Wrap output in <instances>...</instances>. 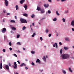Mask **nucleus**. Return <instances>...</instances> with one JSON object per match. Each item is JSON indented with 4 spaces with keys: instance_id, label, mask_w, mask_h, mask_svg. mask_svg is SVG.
Instances as JSON below:
<instances>
[{
    "instance_id": "nucleus-31",
    "label": "nucleus",
    "mask_w": 74,
    "mask_h": 74,
    "mask_svg": "<svg viewBox=\"0 0 74 74\" xmlns=\"http://www.w3.org/2000/svg\"><path fill=\"white\" fill-rule=\"evenodd\" d=\"M56 13L57 15H60V14H59V13H58V11H57L56 12Z\"/></svg>"
},
{
    "instance_id": "nucleus-61",
    "label": "nucleus",
    "mask_w": 74,
    "mask_h": 74,
    "mask_svg": "<svg viewBox=\"0 0 74 74\" xmlns=\"http://www.w3.org/2000/svg\"><path fill=\"white\" fill-rule=\"evenodd\" d=\"M3 22H5V20H4V19H3Z\"/></svg>"
},
{
    "instance_id": "nucleus-26",
    "label": "nucleus",
    "mask_w": 74,
    "mask_h": 74,
    "mask_svg": "<svg viewBox=\"0 0 74 74\" xmlns=\"http://www.w3.org/2000/svg\"><path fill=\"white\" fill-rule=\"evenodd\" d=\"M26 27L24 26V27L23 28V30H25V29H26Z\"/></svg>"
},
{
    "instance_id": "nucleus-23",
    "label": "nucleus",
    "mask_w": 74,
    "mask_h": 74,
    "mask_svg": "<svg viewBox=\"0 0 74 74\" xmlns=\"http://www.w3.org/2000/svg\"><path fill=\"white\" fill-rule=\"evenodd\" d=\"M14 69H16V68L17 67V64L15 65L14 66Z\"/></svg>"
},
{
    "instance_id": "nucleus-54",
    "label": "nucleus",
    "mask_w": 74,
    "mask_h": 74,
    "mask_svg": "<svg viewBox=\"0 0 74 74\" xmlns=\"http://www.w3.org/2000/svg\"><path fill=\"white\" fill-rule=\"evenodd\" d=\"M59 44H60V45H62V42H59Z\"/></svg>"
},
{
    "instance_id": "nucleus-17",
    "label": "nucleus",
    "mask_w": 74,
    "mask_h": 74,
    "mask_svg": "<svg viewBox=\"0 0 74 74\" xmlns=\"http://www.w3.org/2000/svg\"><path fill=\"white\" fill-rule=\"evenodd\" d=\"M18 8H19L18 7V5H16V10H18Z\"/></svg>"
},
{
    "instance_id": "nucleus-51",
    "label": "nucleus",
    "mask_w": 74,
    "mask_h": 74,
    "mask_svg": "<svg viewBox=\"0 0 74 74\" xmlns=\"http://www.w3.org/2000/svg\"><path fill=\"white\" fill-rule=\"evenodd\" d=\"M51 34H50L49 35V37H51Z\"/></svg>"
},
{
    "instance_id": "nucleus-43",
    "label": "nucleus",
    "mask_w": 74,
    "mask_h": 74,
    "mask_svg": "<svg viewBox=\"0 0 74 74\" xmlns=\"http://www.w3.org/2000/svg\"><path fill=\"white\" fill-rule=\"evenodd\" d=\"M25 69L26 70H27V69H28V68H27V67L25 66Z\"/></svg>"
},
{
    "instance_id": "nucleus-28",
    "label": "nucleus",
    "mask_w": 74,
    "mask_h": 74,
    "mask_svg": "<svg viewBox=\"0 0 74 74\" xmlns=\"http://www.w3.org/2000/svg\"><path fill=\"white\" fill-rule=\"evenodd\" d=\"M45 32L47 33H48V29H46L45 30Z\"/></svg>"
},
{
    "instance_id": "nucleus-25",
    "label": "nucleus",
    "mask_w": 74,
    "mask_h": 74,
    "mask_svg": "<svg viewBox=\"0 0 74 74\" xmlns=\"http://www.w3.org/2000/svg\"><path fill=\"white\" fill-rule=\"evenodd\" d=\"M1 69H2V63L0 64V69H1Z\"/></svg>"
},
{
    "instance_id": "nucleus-6",
    "label": "nucleus",
    "mask_w": 74,
    "mask_h": 74,
    "mask_svg": "<svg viewBox=\"0 0 74 74\" xmlns=\"http://www.w3.org/2000/svg\"><path fill=\"white\" fill-rule=\"evenodd\" d=\"M36 63H38L39 64L41 63V61L39 59H38L36 61Z\"/></svg>"
},
{
    "instance_id": "nucleus-10",
    "label": "nucleus",
    "mask_w": 74,
    "mask_h": 74,
    "mask_svg": "<svg viewBox=\"0 0 74 74\" xmlns=\"http://www.w3.org/2000/svg\"><path fill=\"white\" fill-rule=\"evenodd\" d=\"M71 26H74V21H73L71 22Z\"/></svg>"
},
{
    "instance_id": "nucleus-12",
    "label": "nucleus",
    "mask_w": 74,
    "mask_h": 74,
    "mask_svg": "<svg viewBox=\"0 0 74 74\" xmlns=\"http://www.w3.org/2000/svg\"><path fill=\"white\" fill-rule=\"evenodd\" d=\"M24 2H25V0H21L20 1V4H22Z\"/></svg>"
},
{
    "instance_id": "nucleus-41",
    "label": "nucleus",
    "mask_w": 74,
    "mask_h": 74,
    "mask_svg": "<svg viewBox=\"0 0 74 74\" xmlns=\"http://www.w3.org/2000/svg\"><path fill=\"white\" fill-rule=\"evenodd\" d=\"M48 1L49 3H51L52 2V0H48Z\"/></svg>"
},
{
    "instance_id": "nucleus-24",
    "label": "nucleus",
    "mask_w": 74,
    "mask_h": 74,
    "mask_svg": "<svg viewBox=\"0 0 74 74\" xmlns=\"http://www.w3.org/2000/svg\"><path fill=\"white\" fill-rule=\"evenodd\" d=\"M65 40L66 41H69V38H66Z\"/></svg>"
},
{
    "instance_id": "nucleus-45",
    "label": "nucleus",
    "mask_w": 74,
    "mask_h": 74,
    "mask_svg": "<svg viewBox=\"0 0 74 74\" xmlns=\"http://www.w3.org/2000/svg\"><path fill=\"white\" fill-rule=\"evenodd\" d=\"M48 13L49 14H50V13H51V11H50V10H48Z\"/></svg>"
},
{
    "instance_id": "nucleus-57",
    "label": "nucleus",
    "mask_w": 74,
    "mask_h": 74,
    "mask_svg": "<svg viewBox=\"0 0 74 74\" xmlns=\"http://www.w3.org/2000/svg\"><path fill=\"white\" fill-rule=\"evenodd\" d=\"M14 18H15V19H17L16 16H14Z\"/></svg>"
},
{
    "instance_id": "nucleus-49",
    "label": "nucleus",
    "mask_w": 74,
    "mask_h": 74,
    "mask_svg": "<svg viewBox=\"0 0 74 74\" xmlns=\"http://www.w3.org/2000/svg\"><path fill=\"white\" fill-rule=\"evenodd\" d=\"M11 65L10 64V63H9V66H11Z\"/></svg>"
},
{
    "instance_id": "nucleus-4",
    "label": "nucleus",
    "mask_w": 74,
    "mask_h": 74,
    "mask_svg": "<svg viewBox=\"0 0 74 74\" xmlns=\"http://www.w3.org/2000/svg\"><path fill=\"white\" fill-rule=\"evenodd\" d=\"M40 12L41 14H44L45 12V11L44 9H42L40 10Z\"/></svg>"
},
{
    "instance_id": "nucleus-16",
    "label": "nucleus",
    "mask_w": 74,
    "mask_h": 74,
    "mask_svg": "<svg viewBox=\"0 0 74 74\" xmlns=\"http://www.w3.org/2000/svg\"><path fill=\"white\" fill-rule=\"evenodd\" d=\"M37 10H38V11H40L41 10V8L40 7H38L37 8Z\"/></svg>"
},
{
    "instance_id": "nucleus-19",
    "label": "nucleus",
    "mask_w": 74,
    "mask_h": 74,
    "mask_svg": "<svg viewBox=\"0 0 74 74\" xmlns=\"http://www.w3.org/2000/svg\"><path fill=\"white\" fill-rule=\"evenodd\" d=\"M10 22H11L12 23H15V21L14 20H11L10 21Z\"/></svg>"
},
{
    "instance_id": "nucleus-60",
    "label": "nucleus",
    "mask_w": 74,
    "mask_h": 74,
    "mask_svg": "<svg viewBox=\"0 0 74 74\" xmlns=\"http://www.w3.org/2000/svg\"><path fill=\"white\" fill-rule=\"evenodd\" d=\"M25 61H26V62H27V59H25Z\"/></svg>"
},
{
    "instance_id": "nucleus-18",
    "label": "nucleus",
    "mask_w": 74,
    "mask_h": 74,
    "mask_svg": "<svg viewBox=\"0 0 74 74\" xmlns=\"http://www.w3.org/2000/svg\"><path fill=\"white\" fill-rule=\"evenodd\" d=\"M24 7L25 8V10H27V5H25L24 6Z\"/></svg>"
},
{
    "instance_id": "nucleus-30",
    "label": "nucleus",
    "mask_w": 74,
    "mask_h": 74,
    "mask_svg": "<svg viewBox=\"0 0 74 74\" xmlns=\"http://www.w3.org/2000/svg\"><path fill=\"white\" fill-rule=\"evenodd\" d=\"M69 70L71 72H73V71H72V70H71V68H69Z\"/></svg>"
},
{
    "instance_id": "nucleus-47",
    "label": "nucleus",
    "mask_w": 74,
    "mask_h": 74,
    "mask_svg": "<svg viewBox=\"0 0 74 74\" xmlns=\"http://www.w3.org/2000/svg\"><path fill=\"white\" fill-rule=\"evenodd\" d=\"M65 1H66V0H61V1H62V2Z\"/></svg>"
},
{
    "instance_id": "nucleus-21",
    "label": "nucleus",
    "mask_w": 74,
    "mask_h": 74,
    "mask_svg": "<svg viewBox=\"0 0 74 74\" xmlns=\"http://www.w3.org/2000/svg\"><path fill=\"white\" fill-rule=\"evenodd\" d=\"M36 35V33H34L32 35V37H34V36Z\"/></svg>"
},
{
    "instance_id": "nucleus-44",
    "label": "nucleus",
    "mask_w": 74,
    "mask_h": 74,
    "mask_svg": "<svg viewBox=\"0 0 74 74\" xmlns=\"http://www.w3.org/2000/svg\"><path fill=\"white\" fill-rule=\"evenodd\" d=\"M3 51L4 52H5V49H3Z\"/></svg>"
},
{
    "instance_id": "nucleus-29",
    "label": "nucleus",
    "mask_w": 74,
    "mask_h": 74,
    "mask_svg": "<svg viewBox=\"0 0 74 74\" xmlns=\"http://www.w3.org/2000/svg\"><path fill=\"white\" fill-rule=\"evenodd\" d=\"M31 53L32 54H34L35 53V51H31Z\"/></svg>"
},
{
    "instance_id": "nucleus-15",
    "label": "nucleus",
    "mask_w": 74,
    "mask_h": 74,
    "mask_svg": "<svg viewBox=\"0 0 74 74\" xmlns=\"http://www.w3.org/2000/svg\"><path fill=\"white\" fill-rule=\"evenodd\" d=\"M23 15L24 16H26L27 17V16H28V15H27V14L26 13L24 14H23Z\"/></svg>"
},
{
    "instance_id": "nucleus-55",
    "label": "nucleus",
    "mask_w": 74,
    "mask_h": 74,
    "mask_svg": "<svg viewBox=\"0 0 74 74\" xmlns=\"http://www.w3.org/2000/svg\"><path fill=\"white\" fill-rule=\"evenodd\" d=\"M17 62L18 64H20V62H19L18 60L17 61Z\"/></svg>"
},
{
    "instance_id": "nucleus-13",
    "label": "nucleus",
    "mask_w": 74,
    "mask_h": 74,
    "mask_svg": "<svg viewBox=\"0 0 74 74\" xmlns=\"http://www.w3.org/2000/svg\"><path fill=\"white\" fill-rule=\"evenodd\" d=\"M42 59L45 62H46V58H45V56H44L43 57V58H42Z\"/></svg>"
},
{
    "instance_id": "nucleus-59",
    "label": "nucleus",
    "mask_w": 74,
    "mask_h": 74,
    "mask_svg": "<svg viewBox=\"0 0 74 74\" xmlns=\"http://www.w3.org/2000/svg\"><path fill=\"white\" fill-rule=\"evenodd\" d=\"M23 51H25V48H23Z\"/></svg>"
},
{
    "instance_id": "nucleus-42",
    "label": "nucleus",
    "mask_w": 74,
    "mask_h": 74,
    "mask_svg": "<svg viewBox=\"0 0 74 74\" xmlns=\"http://www.w3.org/2000/svg\"><path fill=\"white\" fill-rule=\"evenodd\" d=\"M31 64H32V66H34V63H33V62H32V63H31Z\"/></svg>"
},
{
    "instance_id": "nucleus-3",
    "label": "nucleus",
    "mask_w": 74,
    "mask_h": 74,
    "mask_svg": "<svg viewBox=\"0 0 74 74\" xmlns=\"http://www.w3.org/2000/svg\"><path fill=\"white\" fill-rule=\"evenodd\" d=\"M5 1V5L6 7L8 6V1H7V0H4Z\"/></svg>"
},
{
    "instance_id": "nucleus-11",
    "label": "nucleus",
    "mask_w": 74,
    "mask_h": 74,
    "mask_svg": "<svg viewBox=\"0 0 74 74\" xmlns=\"http://www.w3.org/2000/svg\"><path fill=\"white\" fill-rule=\"evenodd\" d=\"M5 67L6 69L7 70H9V66L7 65H5Z\"/></svg>"
},
{
    "instance_id": "nucleus-1",
    "label": "nucleus",
    "mask_w": 74,
    "mask_h": 74,
    "mask_svg": "<svg viewBox=\"0 0 74 74\" xmlns=\"http://www.w3.org/2000/svg\"><path fill=\"white\" fill-rule=\"evenodd\" d=\"M62 59H69L70 57L69 55L67 54H63L61 55Z\"/></svg>"
},
{
    "instance_id": "nucleus-20",
    "label": "nucleus",
    "mask_w": 74,
    "mask_h": 74,
    "mask_svg": "<svg viewBox=\"0 0 74 74\" xmlns=\"http://www.w3.org/2000/svg\"><path fill=\"white\" fill-rule=\"evenodd\" d=\"M12 30H16V28H15V27H12Z\"/></svg>"
},
{
    "instance_id": "nucleus-52",
    "label": "nucleus",
    "mask_w": 74,
    "mask_h": 74,
    "mask_svg": "<svg viewBox=\"0 0 74 74\" xmlns=\"http://www.w3.org/2000/svg\"><path fill=\"white\" fill-rule=\"evenodd\" d=\"M72 31H73V32H74V28H72Z\"/></svg>"
},
{
    "instance_id": "nucleus-35",
    "label": "nucleus",
    "mask_w": 74,
    "mask_h": 74,
    "mask_svg": "<svg viewBox=\"0 0 74 74\" xmlns=\"http://www.w3.org/2000/svg\"><path fill=\"white\" fill-rule=\"evenodd\" d=\"M57 19H56V18H54L53 19V21H56Z\"/></svg>"
},
{
    "instance_id": "nucleus-8",
    "label": "nucleus",
    "mask_w": 74,
    "mask_h": 74,
    "mask_svg": "<svg viewBox=\"0 0 74 74\" xmlns=\"http://www.w3.org/2000/svg\"><path fill=\"white\" fill-rule=\"evenodd\" d=\"M44 7H45V8H47V7H49V4H45L44 5Z\"/></svg>"
},
{
    "instance_id": "nucleus-37",
    "label": "nucleus",
    "mask_w": 74,
    "mask_h": 74,
    "mask_svg": "<svg viewBox=\"0 0 74 74\" xmlns=\"http://www.w3.org/2000/svg\"><path fill=\"white\" fill-rule=\"evenodd\" d=\"M13 55L15 56V57H17V55H16L15 54H14Z\"/></svg>"
},
{
    "instance_id": "nucleus-34",
    "label": "nucleus",
    "mask_w": 74,
    "mask_h": 74,
    "mask_svg": "<svg viewBox=\"0 0 74 74\" xmlns=\"http://www.w3.org/2000/svg\"><path fill=\"white\" fill-rule=\"evenodd\" d=\"M34 14H33L31 16V17L32 18H34Z\"/></svg>"
},
{
    "instance_id": "nucleus-2",
    "label": "nucleus",
    "mask_w": 74,
    "mask_h": 74,
    "mask_svg": "<svg viewBox=\"0 0 74 74\" xmlns=\"http://www.w3.org/2000/svg\"><path fill=\"white\" fill-rule=\"evenodd\" d=\"M20 21H21V22L22 23H27V21L26 20L23 19V18H21L20 19Z\"/></svg>"
},
{
    "instance_id": "nucleus-14",
    "label": "nucleus",
    "mask_w": 74,
    "mask_h": 74,
    "mask_svg": "<svg viewBox=\"0 0 74 74\" xmlns=\"http://www.w3.org/2000/svg\"><path fill=\"white\" fill-rule=\"evenodd\" d=\"M64 48L65 50H67V49H69V47H64Z\"/></svg>"
},
{
    "instance_id": "nucleus-62",
    "label": "nucleus",
    "mask_w": 74,
    "mask_h": 74,
    "mask_svg": "<svg viewBox=\"0 0 74 74\" xmlns=\"http://www.w3.org/2000/svg\"><path fill=\"white\" fill-rule=\"evenodd\" d=\"M31 30H33V29H32V28L31 27Z\"/></svg>"
},
{
    "instance_id": "nucleus-39",
    "label": "nucleus",
    "mask_w": 74,
    "mask_h": 74,
    "mask_svg": "<svg viewBox=\"0 0 74 74\" xmlns=\"http://www.w3.org/2000/svg\"><path fill=\"white\" fill-rule=\"evenodd\" d=\"M40 39L41 41H42V37H40Z\"/></svg>"
},
{
    "instance_id": "nucleus-38",
    "label": "nucleus",
    "mask_w": 74,
    "mask_h": 74,
    "mask_svg": "<svg viewBox=\"0 0 74 74\" xmlns=\"http://www.w3.org/2000/svg\"><path fill=\"white\" fill-rule=\"evenodd\" d=\"M14 65H16V64H16V62H15L14 63Z\"/></svg>"
},
{
    "instance_id": "nucleus-50",
    "label": "nucleus",
    "mask_w": 74,
    "mask_h": 74,
    "mask_svg": "<svg viewBox=\"0 0 74 74\" xmlns=\"http://www.w3.org/2000/svg\"><path fill=\"white\" fill-rule=\"evenodd\" d=\"M9 49H10V51H12V48L10 47V48H9Z\"/></svg>"
},
{
    "instance_id": "nucleus-9",
    "label": "nucleus",
    "mask_w": 74,
    "mask_h": 74,
    "mask_svg": "<svg viewBox=\"0 0 74 74\" xmlns=\"http://www.w3.org/2000/svg\"><path fill=\"white\" fill-rule=\"evenodd\" d=\"M26 66V65L25 64V63H22L20 65L21 67H22V66Z\"/></svg>"
},
{
    "instance_id": "nucleus-40",
    "label": "nucleus",
    "mask_w": 74,
    "mask_h": 74,
    "mask_svg": "<svg viewBox=\"0 0 74 74\" xmlns=\"http://www.w3.org/2000/svg\"><path fill=\"white\" fill-rule=\"evenodd\" d=\"M9 45H10V46H11V44H12V43L11 42H10L9 43Z\"/></svg>"
},
{
    "instance_id": "nucleus-64",
    "label": "nucleus",
    "mask_w": 74,
    "mask_h": 74,
    "mask_svg": "<svg viewBox=\"0 0 74 74\" xmlns=\"http://www.w3.org/2000/svg\"><path fill=\"white\" fill-rule=\"evenodd\" d=\"M72 47H73V48H74V46H73Z\"/></svg>"
},
{
    "instance_id": "nucleus-48",
    "label": "nucleus",
    "mask_w": 74,
    "mask_h": 74,
    "mask_svg": "<svg viewBox=\"0 0 74 74\" xmlns=\"http://www.w3.org/2000/svg\"><path fill=\"white\" fill-rule=\"evenodd\" d=\"M3 11L4 13H5V10H3Z\"/></svg>"
},
{
    "instance_id": "nucleus-63",
    "label": "nucleus",
    "mask_w": 74,
    "mask_h": 74,
    "mask_svg": "<svg viewBox=\"0 0 74 74\" xmlns=\"http://www.w3.org/2000/svg\"><path fill=\"white\" fill-rule=\"evenodd\" d=\"M16 74H18V73L17 72L16 73Z\"/></svg>"
},
{
    "instance_id": "nucleus-53",
    "label": "nucleus",
    "mask_w": 74,
    "mask_h": 74,
    "mask_svg": "<svg viewBox=\"0 0 74 74\" xmlns=\"http://www.w3.org/2000/svg\"><path fill=\"white\" fill-rule=\"evenodd\" d=\"M17 52H19V53H21V51H19V50H18V51H17Z\"/></svg>"
},
{
    "instance_id": "nucleus-56",
    "label": "nucleus",
    "mask_w": 74,
    "mask_h": 74,
    "mask_svg": "<svg viewBox=\"0 0 74 74\" xmlns=\"http://www.w3.org/2000/svg\"><path fill=\"white\" fill-rule=\"evenodd\" d=\"M32 26H34V23H32Z\"/></svg>"
},
{
    "instance_id": "nucleus-46",
    "label": "nucleus",
    "mask_w": 74,
    "mask_h": 74,
    "mask_svg": "<svg viewBox=\"0 0 74 74\" xmlns=\"http://www.w3.org/2000/svg\"><path fill=\"white\" fill-rule=\"evenodd\" d=\"M7 15H10V13H7Z\"/></svg>"
},
{
    "instance_id": "nucleus-5",
    "label": "nucleus",
    "mask_w": 74,
    "mask_h": 74,
    "mask_svg": "<svg viewBox=\"0 0 74 74\" xmlns=\"http://www.w3.org/2000/svg\"><path fill=\"white\" fill-rule=\"evenodd\" d=\"M7 30V29L5 28H3V29L2 30L1 32L2 33H5Z\"/></svg>"
},
{
    "instance_id": "nucleus-36",
    "label": "nucleus",
    "mask_w": 74,
    "mask_h": 74,
    "mask_svg": "<svg viewBox=\"0 0 74 74\" xmlns=\"http://www.w3.org/2000/svg\"><path fill=\"white\" fill-rule=\"evenodd\" d=\"M62 21L63 22H65V19L64 18H63L62 19Z\"/></svg>"
},
{
    "instance_id": "nucleus-7",
    "label": "nucleus",
    "mask_w": 74,
    "mask_h": 74,
    "mask_svg": "<svg viewBox=\"0 0 74 74\" xmlns=\"http://www.w3.org/2000/svg\"><path fill=\"white\" fill-rule=\"evenodd\" d=\"M55 46L56 47V48H58V44H57V43H55V44L53 45V47H55Z\"/></svg>"
},
{
    "instance_id": "nucleus-58",
    "label": "nucleus",
    "mask_w": 74,
    "mask_h": 74,
    "mask_svg": "<svg viewBox=\"0 0 74 74\" xmlns=\"http://www.w3.org/2000/svg\"><path fill=\"white\" fill-rule=\"evenodd\" d=\"M45 18H42L41 20H43V19H44Z\"/></svg>"
},
{
    "instance_id": "nucleus-33",
    "label": "nucleus",
    "mask_w": 74,
    "mask_h": 74,
    "mask_svg": "<svg viewBox=\"0 0 74 74\" xmlns=\"http://www.w3.org/2000/svg\"><path fill=\"white\" fill-rule=\"evenodd\" d=\"M20 37V35H17V38H19Z\"/></svg>"
},
{
    "instance_id": "nucleus-32",
    "label": "nucleus",
    "mask_w": 74,
    "mask_h": 74,
    "mask_svg": "<svg viewBox=\"0 0 74 74\" xmlns=\"http://www.w3.org/2000/svg\"><path fill=\"white\" fill-rule=\"evenodd\" d=\"M17 44H18V45H21V43H20V42H18L17 43Z\"/></svg>"
},
{
    "instance_id": "nucleus-22",
    "label": "nucleus",
    "mask_w": 74,
    "mask_h": 74,
    "mask_svg": "<svg viewBox=\"0 0 74 74\" xmlns=\"http://www.w3.org/2000/svg\"><path fill=\"white\" fill-rule=\"evenodd\" d=\"M62 72L63 73H64V74H66V71L64 70H62Z\"/></svg>"
},
{
    "instance_id": "nucleus-27",
    "label": "nucleus",
    "mask_w": 74,
    "mask_h": 74,
    "mask_svg": "<svg viewBox=\"0 0 74 74\" xmlns=\"http://www.w3.org/2000/svg\"><path fill=\"white\" fill-rule=\"evenodd\" d=\"M62 51H63V50L62 49H61L60 51V54H62Z\"/></svg>"
}]
</instances>
